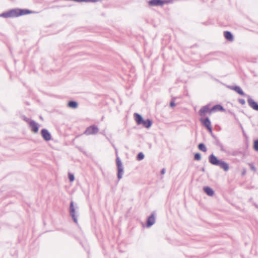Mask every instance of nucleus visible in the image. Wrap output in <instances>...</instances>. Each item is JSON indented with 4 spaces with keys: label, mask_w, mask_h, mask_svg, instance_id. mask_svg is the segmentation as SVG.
<instances>
[{
    "label": "nucleus",
    "mask_w": 258,
    "mask_h": 258,
    "mask_svg": "<svg viewBox=\"0 0 258 258\" xmlns=\"http://www.w3.org/2000/svg\"><path fill=\"white\" fill-rule=\"evenodd\" d=\"M116 163L117 169V178L119 180L122 177V175L123 174V166L122 164L121 161L120 159L117 157L116 159Z\"/></svg>",
    "instance_id": "nucleus-3"
},
{
    "label": "nucleus",
    "mask_w": 258,
    "mask_h": 258,
    "mask_svg": "<svg viewBox=\"0 0 258 258\" xmlns=\"http://www.w3.org/2000/svg\"><path fill=\"white\" fill-rule=\"evenodd\" d=\"M99 131V128L95 125H92L86 129L84 134L87 136L96 135Z\"/></svg>",
    "instance_id": "nucleus-4"
},
{
    "label": "nucleus",
    "mask_w": 258,
    "mask_h": 258,
    "mask_svg": "<svg viewBox=\"0 0 258 258\" xmlns=\"http://www.w3.org/2000/svg\"><path fill=\"white\" fill-rule=\"evenodd\" d=\"M209 105H206L203 106L199 111V114L201 116H205V114L207 112L210 113Z\"/></svg>",
    "instance_id": "nucleus-12"
},
{
    "label": "nucleus",
    "mask_w": 258,
    "mask_h": 258,
    "mask_svg": "<svg viewBox=\"0 0 258 258\" xmlns=\"http://www.w3.org/2000/svg\"><path fill=\"white\" fill-rule=\"evenodd\" d=\"M165 168H163L161 171V174H164L165 173Z\"/></svg>",
    "instance_id": "nucleus-29"
},
{
    "label": "nucleus",
    "mask_w": 258,
    "mask_h": 258,
    "mask_svg": "<svg viewBox=\"0 0 258 258\" xmlns=\"http://www.w3.org/2000/svg\"><path fill=\"white\" fill-rule=\"evenodd\" d=\"M74 1L77 2H87V0H74Z\"/></svg>",
    "instance_id": "nucleus-30"
},
{
    "label": "nucleus",
    "mask_w": 258,
    "mask_h": 258,
    "mask_svg": "<svg viewBox=\"0 0 258 258\" xmlns=\"http://www.w3.org/2000/svg\"><path fill=\"white\" fill-rule=\"evenodd\" d=\"M19 9H14L6 12L3 13L0 15V17L4 18H11L19 17Z\"/></svg>",
    "instance_id": "nucleus-2"
},
{
    "label": "nucleus",
    "mask_w": 258,
    "mask_h": 258,
    "mask_svg": "<svg viewBox=\"0 0 258 258\" xmlns=\"http://www.w3.org/2000/svg\"><path fill=\"white\" fill-rule=\"evenodd\" d=\"M166 3L164 0H150L148 4L151 7L162 6Z\"/></svg>",
    "instance_id": "nucleus-7"
},
{
    "label": "nucleus",
    "mask_w": 258,
    "mask_h": 258,
    "mask_svg": "<svg viewBox=\"0 0 258 258\" xmlns=\"http://www.w3.org/2000/svg\"><path fill=\"white\" fill-rule=\"evenodd\" d=\"M152 122L151 120L148 119L146 120H143L141 124H143V126L146 128H149L152 125Z\"/></svg>",
    "instance_id": "nucleus-19"
},
{
    "label": "nucleus",
    "mask_w": 258,
    "mask_h": 258,
    "mask_svg": "<svg viewBox=\"0 0 258 258\" xmlns=\"http://www.w3.org/2000/svg\"><path fill=\"white\" fill-rule=\"evenodd\" d=\"M244 174H245V171H243V172H242V174H243V175H244Z\"/></svg>",
    "instance_id": "nucleus-34"
},
{
    "label": "nucleus",
    "mask_w": 258,
    "mask_h": 258,
    "mask_svg": "<svg viewBox=\"0 0 258 258\" xmlns=\"http://www.w3.org/2000/svg\"><path fill=\"white\" fill-rule=\"evenodd\" d=\"M144 155L142 152L139 153L137 156V159L138 161H141L144 158Z\"/></svg>",
    "instance_id": "nucleus-22"
},
{
    "label": "nucleus",
    "mask_w": 258,
    "mask_h": 258,
    "mask_svg": "<svg viewBox=\"0 0 258 258\" xmlns=\"http://www.w3.org/2000/svg\"><path fill=\"white\" fill-rule=\"evenodd\" d=\"M224 36L226 39L229 41H232L233 40V36L232 34L228 31L224 32Z\"/></svg>",
    "instance_id": "nucleus-17"
},
{
    "label": "nucleus",
    "mask_w": 258,
    "mask_h": 258,
    "mask_svg": "<svg viewBox=\"0 0 258 258\" xmlns=\"http://www.w3.org/2000/svg\"><path fill=\"white\" fill-rule=\"evenodd\" d=\"M218 111H224L225 109L223 108V107L220 105V104H217L214 106H213L210 110V114H211L213 112H216Z\"/></svg>",
    "instance_id": "nucleus-13"
},
{
    "label": "nucleus",
    "mask_w": 258,
    "mask_h": 258,
    "mask_svg": "<svg viewBox=\"0 0 258 258\" xmlns=\"http://www.w3.org/2000/svg\"><path fill=\"white\" fill-rule=\"evenodd\" d=\"M228 88H229L231 90L235 91L236 92H237L238 94H240L242 96H245V94L244 92L242 90L241 88L239 86H228Z\"/></svg>",
    "instance_id": "nucleus-11"
},
{
    "label": "nucleus",
    "mask_w": 258,
    "mask_h": 258,
    "mask_svg": "<svg viewBox=\"0 0 258 258\" xmlns=\"http://www.w3.org/2000/svg\"><path fill=\"white\" fill-rule=\"evenodd\" d=\"M134 116L137 123L138 124H141L144 120L142 116L137 113H134Z\"/></svg>",
    "instance_id": "nucleus-18"
},
{
    "label": "nucleus",
    "mask_w": 258,
    "mask_h": 258,
    "mask_svg": "<svg viewBox=\"0 0 258 258\" xmlns=\"http://www.w3.org/2000/svg\"><path fill=\"white\" fill-rule=\"evenodd\" d=\"M69 179L70 181H73L75 179L74 175L73 174L69 173Z\"/></svg>",
    "instance_id": "nucleus-25"
},
{
    "label": "nucleus",
    "mask_w": 258,
    "mask_h": 258,
    "mask_svg": "<svg viewBox=\"0 0 258 258\" xmlns=\"http://www.w3.org/2000/svg\"><path fill=\"white\" fill-rule=\"evenodd\" d=\"M102 134H103V135L105 136V134H104V133H102Z\"/></svg>",
    "instance_id": "nucleus-36"
},
{
    "label": "nucleus",
    "mask_w": 258,
    "mask_h": 258,
    "mask_svg": "<svg viewBox=\"0 0 258 258\" xmlns=\"http://www.w3.org/2000/svg\"><path fill=\"white\" fill-rule=\"evenodd\" d=\"M200 121L207 128L209 132L212 133V128L211 127V122L208 117L205 119L201 118Z\"/></svg>",
    "instance_id": "nucleus-6"
},
{
    "label": "nucleus",
    "mask_w": 258,
    "mask_h": 258,
    "mask_svg": "<svg viewBox=\"0 0 258 258\" xmlns=\"http://www.w3.org/2000/svg\"><path fill=\"white\" fill-rule=\"evenodd\" d=\"M19 16L34 13V12L27 9H19Z\"/></svg>",
    "instance_id": "nucleus-15"
},
{
    "label": "nucleus",
    "mask_w": 258,
    "mask_h": 258,
    "mask_svg": "<svg viewBox=\"0 0 258 258\" xmlns=\"http://www.w3.org/2000/svg\"><path fill=\"white\" fill-rule=\"evenodd\" d=\"M29 126L30 127L31 131L34 133H36L38 131L39 124L36 122L34 120H31L29 122Z\"/></svg>",
    "instance_id": "nucleus-9"
},
{
    "label": "nucleus",
    "mask_w": 258,
    "mask_h": 258,
    "mask_svg": "<svg viewBox=\"0 0 258 258\" xmlns=\"http://www.w3.org/2000/svg\"><path fill=\"white\" fill-rule=\"evenodd\" d=\"M155 222V218L154 215L152 214L147 219V227H150L152 226Z\"/></svg>",
    "instance_id": "nucleus-14"
},
{
    "label": "nucleus",
    "mask_w": 258,
    "mask_h": 258,
    "mask_svg": "<svg viewBox=\"0 0 258 258\" xmlns=\"http://www.w3.org/2000/svg\"><path fill=\"white\" fill-rule=\"evenodd\" d=\"M25 120L26 121H28L29 120V119H27V118H25Z\"/></svg>",
    "instance_id": "nucleus-32"
},
{
    "label": "nucleus",
    "mask_w": 258,
    "mask_h": 258,
    "mask_svg": "<svg viewBox=\"0 0 258 258\" xmlns=\"http://www.w3.org/2000/svg\"><path fill=\"white\" fill-rule=\"evenodd\" d=\"M253 148L256 151H258V140H256L254 141Z\"/></svg>",
    "instance_id": "nucleus-24"
},
{
    "label": "nucleus",
    "mask_w": 258,
    "mask_h": 258,
    "mask_svg": "<svg viewBox=\"0 0 258 258\" xmlns=\"http://www.w3.org/2000/svg\"><path fill=\"white\" fill-rule=\"evenodd\" d=\"M194 159L196 160H200L201 159V154L199 153H197L194 155Z\"/></svg>",
    "instance_id": "nucleus-23"
},
{
    "label": "nucleus",
    "mask_w": 258,
    "mask_h": 258,
    "mask_svg": "<svg viewBox=\"0 0 258 258\" xmlns=\"http://www.w3.org/2000/svg\"><path fill=\"white\" fill-rule=\"evenodd\" d=\"M98 1V0H87V2H96Z\"/></svg>",
    "instance_id": "nucleus-31"
},
{
    "label": "nucleus",
    "mask_w": 258,
    "mask_h": 258,
    "mask_svg": "<svg viewBox=\"0 0 258 258\" xmlns=\"http://www.w3.org/2000/svg\"><path fill=\"white\" fill-rule=\"evenodd\" d=\"M247 102L249 106L253 110L258 111V104L250 97H248Z\"/></svg>",
    "instance_id": "nucleus-10"
},
{
    "label": "nucleus",
    "mask_w": 258,
    "mask_h": 258,
    "mask_svg": "<svg viewBox=\"0 0 258 258\" xmlns=\"http://www.w3.org/2000/svg\"><path fill=\"white\" fill-rule=\"evenodd\" d=\"M203 190H204V192L207 195H208L209 196H212L214 195V190L212 189V188H211L209 186H205V187H204Z\"/></svg>",
    "instance_id": "nucleus-16"
},
{
    "label": "nucleus",
    "mask_w": 258,
    "mask_h": 258,
    "mask_svg": "<svg viewBox=\"0 0 258 258\" xmlns=\"http://www.w3.org/2000/svg\"><path fill=\"white\" fill-rule=\"evenodd\" d=\"M209 162L215 166L220 167L224 171H227L229 170V165L225 161L219 160L214 154H211L209 156Z\"/></svg>",
    "instance_id": "nucleus-1"
},
{
    "label": "nucleus",
    "mask_w": 258,
    "mask_h": 258,
    "mask_svg": "<svg viewBox=\"0 0 258 258\" xmlns=\"http://www.w3.org/2000/svg\"><path fill=\"white\" fill-rule=\"evenodd\" d=\"M170 106L171 107H174L175 106V103H174L173 100L171 101V102L170 103Z\"/></svg>",
    "instance_id": "nucleus-28"
},
{
    "label": "nucleus",
    "mask_w": 258,
    "mask_h": 258,
    "mask_svg": "<svg viewBox=\"0 0 258 258\" xmlns=\"http://www.w3.org/2000/svg\"><path fill=\"white\" fill-rule=\"evenodd\" d=\"M204 170H205V169H204V168H203L202 169V171H204Z\"/></svg>",
    "instance_id": "nucleus-35"
},
{
    "label": "nucleus",
    "mask_w": 258,
    "mask_h": 258,
    "mask_svg": "<svg viewBox=\"0 0 258 258\" xmlns=\"http://www.w3.org/2000/svg\"><path fill=\"white\" fill-rule=\"evenodd\" d=\"M78 103L75 101H70L68 103V106L72 108H76L78 107Z\"/></svg>",
    "instance_id": "nucleus-20"
},
{
    "label": "nucleus",
    "mask_w": 258,
    "mask_h": 258,
    "mask_svg": "<svg viewBox=\"0 0 258 258\" xmlns=\"http://www.w3.org/2000/svg\"><path fill=\"white\" fill-rule=\"evenodd\" d=\"M238 102L239 103H240L242 105H244L245 104V100L243 99H239Z\"/></svg>",
    "instance_id": "nucleus-27"
},
{
    "label": "nucleus",
    "mask_w": 258,
    "mask_h": 258,
    "mask_svg": "<svg viewBox=\"0 0 258 258\" xmlns=\"http://www.w3.org/2000/svg\"><path fill=\"white\" fill-rule=\"evenodd\" d=\"M198 148L199 150L203 152H206L207 151V148L203 143H200L198 145Z\"/></svg>",
    "instance_id": "nucleus-21"
},
{
    "label": "nucleus",
    "mask_w": 258,
    "mask_h": 258,
    "mask_svg": "<svg viewBox=\"0 0 258 258\" xmlns=\"http://www.w3.org/2000/svg\"><path fill=\"white\" fill-rule=\"evenodd\" d=\"M255 205V207H256V208H258V205H256V204H255V205Z\"/></svg>",
    "instance_id": "nucleus-33"
},
{
    "label": "nucleus",
    "mask_w": 258,
    "mask_h": 258,
    "mask_svg": "<svg viewBox=\"0 0 258 258\" xmlns=\"http://www.w3.org/2000/svg\"><path fill=\"white\" fill-rule=\"evenodd\" d=\"M78 207H76V208L74 207V202L73 201H71L70 203V216L72 217L73 221L76 223H77L78 220L77 216L76 215V209H78Z\"/></svg>",
    "instance_id": "nucleus-5"
},
{
    "label": "nucleus",
    "mask_w": 258,
    "mask_h": 258,
    "mask_svg": "<svg viewBox=\"0 0 258 258\" xmlns=\"http://www.w3.org/2000/svg\"><path fill=\"white\" fill-rule=\"evenodd\" d=\"M41 134L42 138L46 141L51 140V136L48 131L45 128H43L41 131Z\"/></svg>",
    "instance_id": "nucleus-8"
},
{
    "label": "nucleus",
    "mask_w": 258,
    "mask_h": 258,
    "mask_svg": "<svg viewBox=\"0 0 258 258\" xmlns=\"http://www.w3.org/2000/svg\"><path fill=\"white\" fill-rule=\"evenodd\" d=\"M248 165L250 167V169L252 171H256V168L254 167V166L252 163H248Z\"/></svg>",
    "instance_id": "nucleus-26"
}]
</instances>
